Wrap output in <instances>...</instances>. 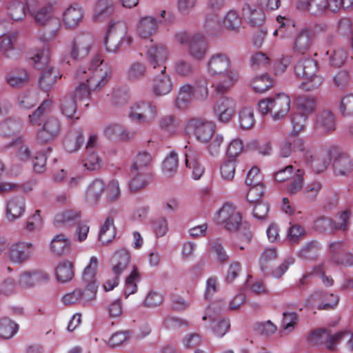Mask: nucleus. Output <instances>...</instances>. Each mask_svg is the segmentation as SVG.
<instances>
[{
	"instance_id": "1",
	"label": "nucleus",
	"mask_w": 353,
	"mask_h": 353,
	"mask_svg": "<svg viewBox=\"0 0 353 353\" xmlns=\"http://www.w3.org/2000/svg\"><path fill=\"white\" fill-rule=\"evenodd\" d=\"M207 70L212 76L221 77L216 85V90L220 93L230 90L239 78L238 72L232 66L230 57L223 53L210 57L207 63Z\"/></svg>"
},
{
	"instance_id": "2",
	"label": "nucleus",
	"mask_w": 353,
	"mask_h": 353,
	"mask_svg": "<svg viewBox=\"0 0 353 353\" xmlns=\"http://www.w3.org/2000/svg\"><path fill=\"white\" fill-rule=\"evenodd\" d=\"M112 74L109 64L99 54L95 55L91 60L88 70L79 68L76 72V77L81 81H85L87 87L92 91L101 89L108 82Z\"/></svg>"
},
{
	"instance_id": "3",
	"label": "nucleus",
	"mask_w": 353,
	"mask_h": 353,
	"mask_svg": "<svg viewBox=\"0 0 353 353\" xmlns=\"http://www.w3.org/2000/svg\"><path fill=\"white\" fill-rule=\"evenodd\" d=\"M320 160L323 161V164L321 168H317L318 172L325 170L332 160H333L334 171L337 175H347L353 168V163L350 157L336 147L323 149L319 154V159L314 162L315 166Z\"/></svg>"
},
{
	"instance_id": "4",
	"label": "nucleus",
	"mask_w": 353,
	"mask_h": 353,
	"mask_svg": "<svg viewBox=\"0 0 353 353\" xmlns=\"http://www.w3.org/2000/svg\"><path fill=\"white\" fill-rule=\"evenodd\" d=\"M291 99L284 92L277 93L259 101L258 109L262 114H270L274 121L282 120L290 112Z\"/></svg>"
},
{
	"instance_id": "5",
	"label": "nucleus",
	"mask_w": 353,
	"mask_h": 353,
	"mask_svg": "<svg viewBox=\"0 0 353 353\" xmlns=\"http://www.w3.org/2000/svg\"><path fill=\"white\" fill-rule=\"evenodd\" d=\"M296 74L305 79L300 88L304 91H312L319 88L323 83V77L317 74V63L311 59L299 60L294 66Z\"/></svg>"
},
{
	"instance_id": "6",
	"label": "nucleus",
	"mask_w": 353,
	"mask_h": 353,
	"mask_svg": "<svg viewBox=\"0 0 353 353\" xmlns=\"http://www.w3.org/2000/svg\"><path fill=\"white\" fill-rule=\"evenodd\" d=\"M185 131L188 134L194 135L196 139L203 143L208 142L212 137L214 124L203 118H192L188 120L185 126Z\"/></svg>"
},
{
	"instance_id": "7",
	"label": "nucleus",
	"mask_w": 353,
	"mask_h": 353,
	"mask_svg": "<svg viewBox=\"0 0 353 353\" xmlns=\"http://www.w3.org/2000/svg\"><path fill=\"white\" fill-rule=\"evenodd\" d=\"M216 222L230 231H236L241 225L242 217L232 204H224L216 212Z\"/></svg>"
},
{
	"instance_id": "8",
	"label": "nucleus",
	"mask_w": 353,
	"mask_h": 353,
	"mask_svg": "<svg viewBox=\"0 0 353 353\" xmlns=\"http://www.w3.org/2000/svg\"><path fill=\"white\" fill-rule=\"evenodd\" d=\"M97 292L84 285L83 289L75 288L62 296V302L66 306H89L97 298Z\"/></svg>"
},
{
	"instance_id": "9",
	"label": "nucleus",
	"mask_w": 353,
	"mask_h": 353,
	"mask_svg": "<svg viewBox=\"0 0 353 353\" xmlns=\"http://www.w3.org/2000/svg\"><path fill=\"white\" fill-rule=\"evenodd\" d=\"M34 251V245L29 241H19L13 243L8 249L7 259L14 264H22L28 261Z\"/></svg>"
},
{
	"instance_id": "10",
	"label": "nucleus",
	"mask_w": 353,
	"mask_h": 353,
	"mask_svg": "<svg viewBox=\"0 0 353 353\" xmlns=\"http://www.w3.org/2000/svg\"><path fill=\"white\" fill-rule=\"evenodd\" d=\"M28 13L39 26L48 25L54 19V12L41 5L40 0H25Z\"/></svg>"
},
{
	"instance_id": "11",
	"label": "nucleus",
	"mask_w": 353,
	"mask_h": 353,
	"mask_svg": "<svg viewBox=\"0 0 353 353\" xmlns=\"http://www.w3.org/2000/svg\"><path fill=\"white\" fill-rule=\"evenodd\" d=\"M127 30L126 24L121 21L110 23L104 39L107 52L114 53L121 48V36Z\"/></svg>"
},
{
	"instance_id": "12",
	"label": "nucleus",
	"mask_w": 353,
	"mask_h": 353,
	"mask_svg": "<svg viewBox=\"0 0 353 353\" xmlns=\"http://www.w3.org/2000/svg\"><path fill=\"white\" fill-rule=\"evenodd\" d=\"M128 116L139 123H149L156 118L157 110L152 103L139 101L130 105Z\"/></svg>"
},
{
	"instance_id": "13",
	"label": "nucleus",
	"mask_w": 353,
	"mask_h": 353,
	"mask_svg": "<svg viewBox=\"0 0 353 353\" xmlns=\"http://www.w3.org/2000/svg\"><path fill=\"white\" fill-rule=\"evenodd\" d=\"M208 93V83L205 81L201 85L196 84L194 88L190 84H185L179 89L176 103L179 107H182L190 102L194 97L199 99H205Z\"/></svg>"
},
{
	"instance_id": "14",
	"label": "nucleus",
	"mask_w": 353,
	"mask_h": 353,
	"mask_svg": "<svg viewBox=\"0 0 353 353\" xmlns=\"http://www.w3.org/2000/svg\"><path fill=\"white\" fill-rule=\"evenodd\" d=\"M26 211V201L21 195L10 196L5 203V216L9 223L20 219Z\"/></svg>"
},
{
	"instance_id": "15",
	"label": "nucleus",
	"mask_w": 353,
	"mask_h": 353,
	"mask_svg": "<svg viewBox=\"0 0 353 353\" xmlns=\"http://www.w3.org/2000/svg\"><path fill=\"white\" fill-rule=\"evenodd\" d=\"M94 46L93 37L89 34L77 37L70 45L69 54L74 59L88 56Z\"/></svg>"
},
{
	"instance_id": "16",
	"label": "nucleus",
	"mask_w": 353,
	"mask_h": 353,
	"mask_svg": "<svg viewBox=\"0 0 353 353\" xmlns=\"http://www.w3.org/2000/svg\"><path fill=\"white\" fill-rule=\"evenodd\" d=\"M61 130V123L54 117H46L41 128L38 130L37 139L41 143H47L53 141L59 134Z\"/></svg>"
},
{
	"instance_id": "17",
	"label": "nucleus",
	"mask_w": 353,
	"mask_h": 353,
	"mask_svg": "<svg viewBox=\"0 0 353 353\" xmlns=\"http://www.w3.org/2000/svg\"><path fill=\"white\" fill-rule=\"evenodd\" d=\"M235 110V101L232 98L223 97L214 105V113L219 121L227 123L234 115Z\"/></svg>"
},
{
	"instance_id": "18",
	"label": "nucleus",
	"mask_w": 353,
	"mask_h": 353,
	"mask_svg": "<svg viewBox=\"0 0 353 353\" xmlns=\"http://www.w3.org/2000/svg\"><path fill=\"white\" fill-rule=\"evenodd\" d=\"M99 263L97 256H91L81 275L83 285L88 287L97 292L99 288V283L97 279Z\"/></svg>"
},
{
	"instance_id": "19",
	"label": "nucleus",
	"mask_w": 353,
	"mask_h": 353,
	"mask_svg": "<svg viewBox=\"0 0 353 353\" xmlns=\"http://www.w3.org/2000/svg\"><path fill=\"white\" fill-rule=\"evenodd\" d=\"M84 10L79 4L67 7L62 14V21L67 29H75L80 26L84 18Z\"/></svg>"
},
{
	"instance_id": "20",
	"label": "nucleus",
	"mask_w": 353,
	"mask_h": 353,
	"mask_svg": "<svg viewBox=\"0 0 353 353\" xmlns=\"http://www.w3.org/2000/svg\"><path fill=\"white\" fill-rule=\"evenodd\" d=\"M351 215L352 213L350 210H345L338 214L336 221L328 218H321L318 219L316 221V227L318 228H330L344 231L347 227Z\"/></svg>"
},
{
	"instance_id": "21",
	"label": "nucleus",
	"mask_w": 353,
	"mask_h": 353,
	"mask_svg": "<svg viewBox=\"0 0 353 353\" xmlns=\"http://www.w3.org/2000/svg\"><path fill=\"white\" fill-rule=\"evenodd\" d=\"M48 279L49 276L43 272L38 270L25 271L18 276L19 287L21 289H28L41 282L47 281Z\"/></svg>"
},
{
	"instance_id": "22",
	"label": "nucleus",
	"mask_w": 353,
	"mask_h": 353,
	"mask_svg": "<svg viewBox=\"0 0 353 353\" xmlns=\"http://www.w3.org/2000/svg\"><path fill=\"white\" fill-rule=\"evenodd\" d=\"M242 15L248 24L252 27L261 26L265 21L264 12L255 4H245L242 8Z\"/></svg>"
},
{
	"instance_id": "23",
	"label": "nucleus",
	"mask_w": 353,
	"mask_h": 353,
	"mask_svg": "<svg viewBox=\"0 0 353 353\" xmlns=\"http://www.w3.org/2000/svg\"><path fill=\"white\" fill-rule=\"evenodd\" d=\"M334 334H331L330 332L326 329H317L313 330L309 335V341L316 345L325 344L326 348L330 351H334L336 350L335 340H332Z\"/></svg>"
},
{
	"instance_id": "24",
	"label": "nucleus",
	"mask_w": 353,
	"mask_h": 353,
	"mask_svg": "<svg viewBox=\"0 0 353 353\" xmlns=\"http://www.w3.org/2000/svg\"><path fill=\"white\" fill-rule=\"evenodd\" d=\"M312 32L309 28H304L295 36L292 43V50L300 54H305L311 47Z\"/></svg>"
},
{
	"instance_id": "25",
	"label": "nucleus",
	"mask_w": 353,
	"mask_h": 353,
	"mask_svg": "<svg viewBox=\"0 0 353 353\" xmlns=\"http://www.w3.org/2000/svg\"><path fill=\"white\" fill-rule=\"evenodd\" d=\"M147 56L154 68H159L160 72L165 71L164 63L167 59L168 51L162 45L151 46L147 51Z\"/></svg>"
},
{
	"instance_id": "26",
	"label": "nucleus",
	"mask_w": 353,
	"mask_h": 353,
	"mask_svg": "<svg viewBox=\"0 0 353 353\" xmlns=\"http://www.w3.org/2000/svg\"><path fill=\"white\" fill-rule=\"evenodd\" d=\"M158 28V23L155 18L145 16L140 18L136 25L137 35L143 39H148L154 34Z\"/></svg>"
},
{
	"instance_id": "27",
	"label": "nucleus",
	"mask_w": 353,
	"mask_h": 353,
	"mask_svg": "<svg viewBox=\"0 0 353 353\" xmlns=\"http://www.w3.org/2000/svg\"><path fill=\"white\" fill-rule=\"evenodd\" d=\"M152 91L157 96L170 93L173 89V83L170 77L165 72H160L152 80Z\"/></svg>"
},
{
	"instance_id": "28",
	"label": "nucleus",
	"mask_w": 353,
	"mask_h": 353,
	"mask_svg": "<svg viewBox=\"0 0 353 353\" xmlns=\"http://www.w3.org/2000/svg\"><path fill=\"white\" fill-rule=\"evenodd\" d=\"M130 258V255L127 250L124 249L117 250L114 254L111 261L113 274L121 276L128 267Z\"/></svg>"
},
{
	"instance_id": "29",
	"label": "nucleus",
	"mask_w": 353,
	"mask_h": 353,
	"mask_svg": "<svg viewBox=\"0 0 353 353\" xmlns=\"http://www.w3.org/2000/svg\"><path fill=\"white\" fill-rule=\"evenodd\" d=\"M105 182L101 179L93 180L87 188L85 199L90 205L99 203L101 196H104Z\"/></svg>"
},
{
	"instance_id": "30",
	"label": "nucleus",
	"mask_w": 353,
	"mask_h": 353,
	"mask_svg": "<svg viewBox=\"0 0 353 353\" xmlns=\"http://www.w3.org/2000/svg\"><path fill=\"white\" fill-rule=\"evenodd\" d=\"M185 165L192 170V176L194 179H199L204 173V168L200 164L198 154L192 148L185 147Z\"/></svg>"
},
{
	"instance_id": "31",
	"label": "nucleus",
	"mask_w": 353,
	"mask_h": 353,
	"mask_svg": "<svg viewBox=\"0 0 353 353\" xmlns=\"http://www.w3.org/2000/svg\"><path fill=\"white\" fill-rule=\"evenodd\" d=\"M334 129V117L331 112L324 111L317 115L316 130L319 133H327Z\"/></svg>"
},
{
	"instance_id": "32",
	"label": "nucleus",
	"mask_w": 353,
	"mask_h": 353,
	"mask_svg": "<svg viewBox=\"0 0 353 353\" xmlns=\"http://www.w3.org/2000/svg\"><path fill=\"white\" fill-rule=\"evenodd\" d=\"M326 0H298L297 7L312 14H320L326 10Z\"/></svg>"
},
{
	"instance_id": "33",
	"label": "nucleus",
	"mask_w": 353,
	"mask_h": 353,
	"mask_svg": "<svg viewBox=\"0 0 353 353\" xmlns=\"http://www.w3.org/2000/svg\"><path fill=\"white\" fill-rule=\"evenodd\" d=\"M71 248L70 240L63 234H58L50 242V250L56 255H61Z\"/></svg>"
},
{
	"instance_id": "34",
	"label": "nucleus",
	"mask_w": 353,
	"mask_h": 353,
	"mask_svg": "<svg viewBox=\"0 0 353 353\" xmlns=\"http://www.w3.org/2000/svg\"><path fill=\"white\" fill-rule=\"evenodd\" d=\"M141 280V274L137 267H133L130 273L125 278L123 294L125 298L134 294L138 289L137 283Z\"/></svg>"
},
{
	"instance_id": "35",
	"label": "nucleus",
	"mask_w": 353,
	"mask_h": 353,
	"mask_svg": "<svg viewBox=\"0 0 353 353\" xmlns=\"http://www.w3.org/2000/svg\"><path fill=\"white\" fill-rule=\"evenodd\" d=\"M305 171L297 168L291 177V180L287 187L288 194L296 195L303 190Z\"/></svg>"
},
{
	"instance_id": "36",
	"label": "nucleus",
	"mask_w": 353,
	"mask_h": 353,
	"mask_svg": "<svg viewBox=\"0 0 353 353\" xmlns=\"http://www.w3.org/2000/svg\"><path fill=\"white\" fill-rule=\"evenodd\" d=\"M11 147H16L17 148L16 157L19 161L26 162L30 159L31 151L29 147L22 142L21 137L14 138L9 144L4 145L5 148Z\"/></svg>"
},
{
	"instance_id": "37",
	"label": "nucleus",
	"mask_w": 353,
	"mask_h": 353,
	"mask_svg": "<svg viewBox=\"0 0 353 353\" xmlns=\"http://www.w3.org/2000/svg\"><path fill=\"white\" fill-rule=\"evenodd\" d=\"M295 103L300 113L307 117L316 110V99L314 97L301 96L296 99Z\"/></svg>"
},
{
	"instance_id": "38",
	"label": "nucleus",
	"mask_w": 353,
	"mask_h": 353,
	"mask_svg": "<svg viewBox=\"0 0 353 353\" xmlns=\"http://www.w3.org/2000/svg\"><path fill=\"white\" fill-rule=\"evenodd\" d=\"M19 328V325L10 318H1L0 319V338L12 339L18 332Z\"/></svg>"
},
{
	"instance_id": "39",
	"label": "nucleus",
	"mask_w": 353,
	"mask_h": 353,
	"mask_svg": "<svg viewBox=\"0 0 353 353\" xmlns=\"http://www.w3.org/2000/svg\"><path fill=\"white\" fill-rule=\"evenodd\" d=\"M121 195V190L119 183L117 180H111L107 183H105L104 199L110 203L117 201Z\"/></svg>"
},
{
	"instance_id": "40",
	"label": "nucleus",
	"mask_w": 353,
	"mask_h": 353,
	"mask_svg": "<svg viewBox=\"0 0 353 353\" xmlns=\"http://www.w3.org/2000/svg\"><path fill=\"white\" fill-rule=\"evenodd\" d=\"M276 21L280 25L279 28L273 32L274 36H279L280 38L284 39L290 36L294 32L295 26L293 21L281 16L277 17Z\"/></svg>"
},
{
	"instance_id": "41",
	"label": "nucleus",
	"mask_w": 353,
	"mask_h": 353,
	"mask_svg": "<svg viewBox=\"0 0 353 353\" xmlns=\"http://www.w3.org/2000/svg\"><path fill=\"white\" fill-rule=\"evenodd\" d=\"M115 234L114 220L112 218H107L101 229L99 240L103 245H106L114 239Z\"/></svg>"
},
{
	"instance_id": "42",
	"label": "nucleus",
	"mask_w": 353,
	"mask_h": 353,
	"mask_svg": "<svg viewBox=\"0 0 353 353\" xmlns=\"http://www.w3.org/2000/svg\"><path fill=\"white\" fill-rule=\"evenodd\" d=\"M207 47L203 38L199 35L193 39L190 46L189 53L195 60H202L206 54Z\"/></svg>"
},
{
	"instance_id": "43",
	"label": "nucleus",
	"mask_w": 353,
	"mask_h": 353,
	"mask_svg": "<svg viewBox=\"0 0 353 353\" xmlns=\"http://www.w3.org/2000/svg\"><path fill=\"white\" fill-rule=\"evenodd\" d=\"M61 77L59 71L53 68H48L45 70L39 79L40 86L43 90L50 89L57 79Z\"/></svg>"
},
{
	"instance_id": "44",
	"label": "nucleus",
	"mask_w": 353,
	"mask_h": 353,
	"mask_svg": "<svg viewBox=\"0 0 353 353\" xmlns=\"http://www.w3.org/2000/svg\"><path fill=\"white\" fill-rule=\"evenodd\" d=\"M298 321L299 316L295 312H283L281 322L282 330L280 332V336H283L284 334H288L294 330Z\"/></svg>"
},
{
	"instance_id": "45",
	"label": "nucleus",
	"mask_w": 353,
	"mask_h": 353,
	"mask_svg": "<svg viewBox=\"0 0 353 353\" xmlns=\"http://www.w3.org/2000/svg\"><path fill=\"white\" fill-rule=\"evenodd\" d=\"M114 10L113 0H98L96 3L93 19L100 20L101 18L107 17Z\"/></svg>"
},
{
	"instance_id": "46",
	"label": "nucleus",
	"mask_w": 353,
	"mask_h": 353,
	"mask_svg": "<svg viewBox=\"0 0 353 353\" xmlns=\"http://www.w3.org/2000/svg\"><path fill=\"white\" fill-rule=\"evenodd\" d=\"M239 126L243 130L252 128L255 123L254 110L251 107L243 108L239 113Z\"/></svg>"
},
{
	"instance_id": "47",
	"label": "nucleus",
	"mask_w": 353,
	"mask_h": 353,
	"mask_svg": "<svg viewBox=\"0 0 353 353\" xmlns=\"http://www.w3.org/2000/svg\"><path fill=\"white\" fill-rule=\"evenodd\" d=\"M78 217H79V212L72 210H66L55 216L54 223L57 227H65L70 225Z\"/></svg>"
},
{
	"instance_id": "48",
	"label": "nucleus",
	"mask_w": 353,
	"mask_h": 353,
	"mask_svg": "<svg viewBox=\"0 0 353 353\" xmlns=\"http://www.w3.org/2000/svg\"><path fill=\"white\" fill-rule=\"evenodd\" d=\"M56 276L59 281L65 283L74 276L72 265L68 261L60 263L56 268Z\"/></svg>"
},
{
	"instance_id": "49",
	"label": "nucleus",
	"mask_w": 353,
	"mask_h": 353,
	"mask_svg": "<svg viewBox=\"0 0 353 353\" xmlns=\"http://www.w3.org/2000/svg\"><path fill=\"white\" fill-rule=\"evenodd\" d=\"M292 140H285L282 142L280 148V156L288 157L292 152V143H294V150L303 151L304 150L303 141L300 138L292 137Z\"/></svg>"
},
{
	"instance_id": "50",
	"label": "nucleus",
	"mask_w": 353,
	"mask_h": 353,
	"mask_svg": "<svg viewBox=\"0 0 353 353\" xmlns=\"http://www.w3.org/2000/svg\"><path fill=\"white\" fill-rule=\"evenodd\" d=\"M178 167V157L176 153L171 152L163 161L162 170L164 174L170 177L176 172Z\"/></svg>"
},
{
	"instance_id": "51",
	"label": "nucleus",
	"mask_w": 353,
	"mask_h": 353,
	"mask_svg": "<svg viewBox=\"0 0 353 353\" xmlns=\"http://www.w3.org/2000/svg\"><path fill=\"white\" fill-rule=\"evenodd\" d=\"M251 83L256 92L262 93L269 90L273 83L271 78L263 74L254 77Z\"/></svg>"
},
{
	"instance_id": "52",
	"label": "nucleus",
	"mask_w": 353,
	"mask_h": 353,
	"mask_svg": "<svg viewBox=\"0 0 353 353\" xmlns=\"http://www.w3.org/2000/svg\"><path fill=\"white\" fill-rule=\"evenodd\" d=\"M208 318L214 323L212 328L216 336L222 337L229 331L230 328V323L228 319H222L219 321H215L212 314H210Z\"/></svg>"
},
{
	"instance_id": "53",
	"label": "nucleus",
	"mask_w": 353,
	"mask_h": 353,
	"mask_svg": "<svg viewBox=\"0 0 353 353\" xmlns=\"http://www.w3.org/2000/svg\"><path fill=\"white\" fill-rule=\"evenodd\" d=\"M43 223L41 211L36 210L29 216L25 226L26 230L29 232L39 230L41 228Z\"/></svg>"
},
{
	"instance_id": "54",
	"label": "nucleus",
	"mask_w": 353,
	"mask_h": 353,
	"mask_svg": "<svg viewBox=\"0 0 353 353\" xmlns=\"http://www.w3.org/2000/svg\"><path fill=\"white\" fill-rule=\"evenodd\" d=\"M50 111V103L45 101L32 114L29 115V120L32 125H41V119Z\"/></svg>"
},
{
	"instance_id": "55",
	"label": "nucleus",
	"mask_w": 353,
	"mask_h": 353,
	"mask_svg": "<svg viewBox=\"0 0 353 353\" xmlns=\"http://www.w3.org/2000/svg\"><path fill=\"white\" fill-rule=\"evenodd\" d=\"M83 141V137L81 134H69L64 141V148L68 152L77 151Z\"/></svg>"
},
{
	"instance_id": "56",
	"label": "nucleus",
	"mask_w": 353,
	"mask_h": 353,
	"mask_svg": "<svg viewBox=\"0 0 353 353\" xmlns=\"http://www.w3.org/2000/svg\"><path fill=\"white\" fill-rule=\"evenodd\" d=\"M307 116L297 112L292 115L291 122L292 125V134H297L305 130L306 128Z\"/></svg>"
},
{
	"instance_id": "57",
	"label": "nucleus",
	"mask_w": 353,
	"mask_h": 353,
	"mask_svg": "<svg viewBox=\"0 0 353 353\" xmlns=\"http://www.w3.org/2000/svg\"><path fill=\"white\" fill-rule=\"evenodd\" d=\"M223 24L228 29L238 30L241 24V17L236 10H231L225 16Z\"/></svg>"
},
{
	"instance_id": "58",
	"label": "nucleus",
	"mask_w": 353,
	"mask_h": 353,
	"mask_svg": "<svg viewBox=\"0 0 353 353\" xmlns=\"http://www.w3.org/2000/svg\"><path fill=\"white\" fill-rule=\"evenodd\" d=\"M76 103L72 97H65L61 103L62 114L68 119L73 118L77 111Z\"/></svg>"
},
{
	"instance_id": "59",
	"label": "nucleus",
	"mask_w": 353,
	"mask_h": 353,
	"mask_svg": "<svg viewBox=\"0 0 353 353\" xmlns=\"http://www.w3.org/2000/svg\"><path fill=\"white\" fill-rule=\"evenodd\" d=\"M146 72L145 66L140 62L133 63L128 70L127 76L130 80L135 81L142 78Z\"/></svg>"
},
{
	"instance_id": "60",
	"label": "nucleus",
	"mask_w": 353,
	"mask_h": 353,
	"mask_svg": "<svg viewBox=\"0 0 353 353\" xmlns=\"http://www.w3.org/2000/svg\"><path fill=\"white\" fill-rule=\"evenodd\" d=\"M236 163L234 161H225L220 166L221 178L225 181H232L235 174Z\"/></svg>"
},
{
	"instance_id": "61",
	"label": "nucleus",
	"mask_w": 353,
	"mask_h": 353,
	"mask_svg": "<svg viewBox=\"0 0 353 353\" xmlns=\"http://www.w3.org/2000/svg\"><path fill=\"white\" fill-rule=\"evenodd\" d=\"M8 14L13 20L20 21L26 15V8L21 2H12L8 7Z\"/></svg>"
},
{
	"instance_id": "62",
	"label": "nucleus",
	"mask_w": 353,
	"mask_h": 353,
	"mask_svg": "<svg viewBox=\"0 0 353 353\" xmlns=\"http://www.w3.org/2000/svg\"><path fill=\"white\" fill-rule=\"evenodd\" d=\"M152 158L150 153L147 152H139L135 157L132 169L139 171L150 165Z\"/></svg>"
},
{
	"instance_id": "63",
	"label": "nucleus",
	"mask_w": 353,
	"mask_h": 353,
	"mask_svg": "<svg viewBox=\"0 0 353 353\" xmlns=\"http://www.w3.org/2000/svg\"><path fill=\"white\" fill-rule=\"evenodd\" d=\"M37 103V96L34 92L24 93L18 97V105L21 109H30L34 107Z\"/></svg>"
},
{
	"instance_id": "64",
	"label": "nucleus",
	"mask_w": 353,
	"mask_h": 353,
	"mask_svg": "<svg viewBox=\"0 0 353 353\" xmlns=\"http://www.w3.org/2000/svg\"><path fill=\"white\" fill-rule=\"evenodd\" d=\"M340 110L343 115H353V94H347L344 95L340 103Z\"/></svg>"
}]
</instances>
